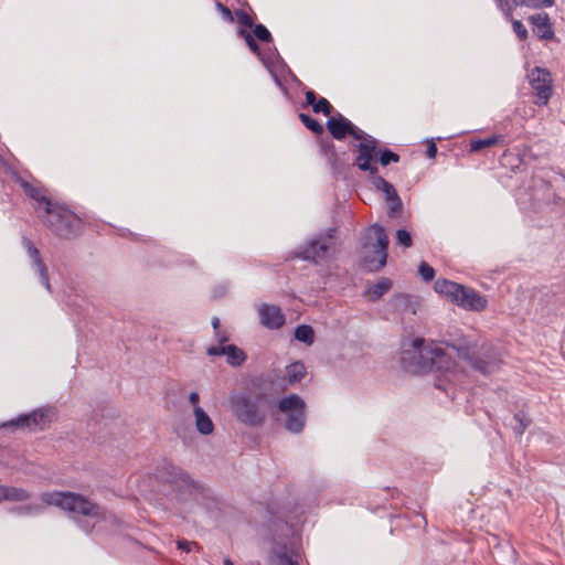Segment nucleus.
Segmentation results:
<instances>
[{
  "instance_id": "obj_1",
  "label": "nucleus",
  "mask_w": 565,
  "mask_h": 565,
  "mask_svg": "<svg viewBox=\"0 0 565 565\" xmlns=\"http://www.w3.org/2000/svg\"><path fill=\"white\" fill-rule=\"evenodd\" d=\"M459 348L454 343H437L415 338L402 344V367L412 374L436 373L435 387L455 399L458 393L459 370L454 358Z\"/></svg>"
},
{
  "instance_id": "obj_2",
  "label": "nucleus",
  "mask_w": 565,
  "mask_h": 565,
  "mask_svg": "<svg viewBox=\"0 0 565 565\" xmlns=\"http://www.w3.org/2000/svg\"><path fill=\"white\" fill-rule=\"evenodd\" d=\"M42 501L47 505H54L70 514L77 526L86 534H92L94 525L79 516L95 520L96 522H107L119 526L120 520L105 507L92 501L89 498L72 491H50L41 495Z\"/></svg>"
},
{
  "instance_id": "obj_3",
  "label": "nucleus",
  "mask_w": 565,
  "mask_h": 565,
  "mask_svg": "<svg viewBox=\"0 0 565 565\" xmlns=\"http://www.w3.org/2000/svg\"><path fill=\"white\" fill-rule=\"evenodd\" d=\"M271 385V381L262 380L254 383L249 392L231 397V408L239 423L249 427L263 426L268 409L276 406L275 396L270 394Z\"/></svg>"
},
{
  "instance_id": "obj_4",
  "label": "nucleus",
  "mask_w": 565,
  "mask_h": 565,
  "mask_svg": "<svg viewBox=\"0 0 565 565\" xmlns=\"http://www.w3.org/2000/svg\"><path fill=\"white\" fill-rule=\"evenodd\" d=\"M461 360L483 376H490L500 369L502 362L495 345L488 341H471L461 335Z\"/></svg>"
},
{
  "instance_id": "obj_5",
  "label": "nucleus",
  "mask_w": 565,
  "mask_h": 565,
  "mask_svg": "<svg viewBox=\"0 0 565 565\" xmlns=\"http://www.w3.org/2000/svg\"><path fill=\"white\" fill-rule=\"evenodd\" d=\"M388 237L382 225L373 224L363 234L361 243L362 266L367 271L381 270L387 262Z\"/></svg>"
},
{
  "instance_id": "obj_6",
  "label": "nucleus",
  "mask_w": 565,
  "mask_h": 565,
  "mask_svg": "<svg viewBox=\"0 0 565 565\" xmlns=\"http://www.w3.org/2000/svg\"><path fill=\"white\" fill-rule=\"evenodd\" d=\"M44 212L43 222L56 237L74 239L82 233V218L68 207L47 202Z\"/></svg>"
},
{
  "instance_id": "obj_7",
  "label": "nucleus",
  "mask_w": 565,
  "mask_h": 565,
  "mask_svg": "<svg viewBox=\"0 0 565 565\" xmlns=\"http://www.w3.org/2000/svg\"><path fill=\"white\" fill-rule=\"evenodd\" d=\"M338 250V228L329 227L313 234L298 247L296 256L300 259L320 265L331 259Z\"/></svg>"
},
{
  "instance_id": "obj_8",
  "label": "nucleus",
  "mask_w": 565,
  "mask_h": 565,
  "mask_svg": "<svg viewBox=\"0 0 565 565\" xmlns=\"http://www.w3.org/2000/svg\"><path fill=\"white\" fill-rule=\"evenodd\" d=\"M278 411L286 415L285 428L299 434L303 430L307 419L306 403L297 394H290L276 402Z\"/></svg>"
},
{
  "instance_id": "obj_9",
  "label": "nucleus",
  "mask_w": 565,
  "mask_h": 565,
  "mask_svg": "<svg viewBox=\"0 0 565 565\" xmlns=\"http://www.w3.org/2000/svg\"><path fill=\"white\" fill-rule=\"evenodd\" d=\"M360 142L355 146L358 154L354 164L359 170L369 172L371 177L379 173V169L373 161H376L379 153V141L373 136L362 131V138L358 139Z\"/></svg>"
},
{
  "instance_id": "obj_10",
  "label": "nucleus",
  "mask_w": 565,
  "mask_h": 565,
  "mask_svg": "<svg viewBox=\"0 0 565 565\" xmlns=\"http://www.w3.org/2000/svg\"><path fill=\"white\" fill-rule=\"evenodd\" d=\"M53 415V412L40 408L2 423L0 428H9L12 431L17 429L43 430L52 422Z\"/></svg>"
},
{
  "instance_id": "obj_11",
  "label": "nucleus",
  "mask_w": 565,
  "mask_h": 565,
  "mask_svg": "<svg viewBox=\"0 0 565 565\" xmlns=\"http://www.w3.org/2000/svg\"><path fill=\"white\" fill-rule=\"evenodd\" d=\"M158 477L179 490L190 491L196 488L194 480L183 469L167 460L158 467Z\"/></svg>"
},
{
  "instance_id": "obj_12",
  "label": "nucleus",
  "mask_w": 565,
  "mask_h": 565,
  "mask_svg": "<svg viewBox=\"0 0 565 565\" xmlns=\"http://www.w3.org/2000/svg\"><path fill=\"white\" fill-rule=\"evenodd\" d=\"M527 77L532 89L539 98L536 104L546 105L553 92L551 73L544 67L535 66Z\"/></svg>"
},
{
  "instance_id": "obj_13",
  "label": "nucleus",
  "mask_w": 565,
  "mask_h": 565,
  "mask_svg": "<svg viewBox=\"0 0 565 565\" xmlns=\"http://www.w3.org/2000/svg\"><path fill=\"white\" fill-rule=\"evenodd\" d=\"M327 129L335 140H343L347 136H352L354 139L362 138V131L351 120L345 118L342 114L338 113L327 121Z\"/></svg>"
},
{
  "instance_id": "obj_14",
  "label": "nucleus",
  "mask_w": 565,
  "mask_h": 565,
  "mask_svg": "<svg viewBox=\"0 0 565 565\" xmlns=\"http://www.w3.org/2000/svg\"><path fill=\"white\" fill-rule=\"evenodd\" d=\"M22 245L26 249L32 268L38 273L41 284L51 292L47 266L43 262L40 250L34 246L33 242L25 236L22 237Z\"/></svg>"
},
{
  "instance_id": "obj_15",
  "label": "nucleus",
  "mask_w": 565,
  "mask_h": 565,
  "mask_svg": "<svg viewBox=\"0 0 565 565\" xmlns=\"http://www.w3.org/2000/svg\"><path fill=\"white\" fill-rule=\"evenodd\" d=\"M529 23L533 26V33L539 40H553L555 38L553 22L546 12H540L527 17Z\"/></svg>"
},
{
  "instance_id": "obj_16",
  "label": "nucleus",
  "mask_w": 565,
  "mask_h": 565,
  "mask_svg": "<svg viewBox=\"0 0 565 565\" xmlns=\"http://www.w3.org/2000/svg\"><path fill=\"white\" fill-rule=\"evenodd\" d=\"M388 305L394 312L399 315H416L420 302L417 296L395 294L390 299Z\"/></svg>"
},
{
  "instance_id": "obj_17",
  "label": "nucleus",
  "mask_w": 565,
  "mask_h": 565,
  "mask_svg": "<svg viewBox=\"0 0 565 565\" xmlns=\"http://www.w3.org/2000/svg\"><path fill=\"white\" fill-rule=\"evenodd\" d=\"M488 307V299L479 291L461 284V309L482 312Z\"/></svg>"
},
{
  "instance_id": "obj_18",
  "label": "nucleus",
  "mask_w": 565,
  "mask_h": 565,
  "mask_svg": "<svg viewBox=\"0 0 565 565\" xmlns=\"http://www.w3.org/2000/svg\"><path fill=\"white\" fill-rule=\"evenodd\" d=\"M271 553L275 557L273 565H299L300 554L292 544L275 542Z\"/></svg>"
},
{
  "instance_id": "obj_19",
  "label": "nucleus",
  "mask_w": 565,
  "mask_h": 565,
  "mask_svg": "<svg viewBox=\"0 0 565 565\" xmlns=\"http://www.w3.org/2000/svg\"><path fill=\"white\" fill-rule=\"evenodd\" d=\"M259 316L262 323L268 329H279L285 323V316L277 306L263 305Z\"/></svg>"
},
{
  "instance_id": "obj_20",
  "label": "nucleus",
  "mask_w": 565,
  "mask_h": 565,
  "mask_svg": "<svg viewBox=\"0 0 565 565\" xmlns=\"http://www.w3.org/2000/svg\"><path fill=\"white\" fill-rule=\"evenodd\" d=\"M12 178L15 183H18L26 196L36 201L40 204H44V209L47 207V202H51L50 199L43 194V191L40 186L24 180L18 172L12 173Z\"/></svg>"
},
{
  "instance_id": "obj_21",
  "label": "nucleus",
  "mask_w": 565,
  "mask_h": 565,
  "mask_svg": "<svg viewBox=\"0 0 565 565\" xmlns=\"http://www.w3.org/2000/svg\"><path fill=\"white\" fill-rule=\"evenodd\" d=\"M320 151L334 173H341L343 171L344 164L339 159L335 146L332 141L322 140L320 142Z\"/></svg>"
},
{
  "instance_id": "obj_22",
  "label": "nucleus",
  "mask_w": 565,
  "mask_h": 565,
  "mask_svg": "<svg viewBox=\"0 0 565 565\" xmlns=\"http://www.w3.org/2000/svg\"><path fill=\"white\" fill-rule=\"evenodd\" d=\"M505 137L503 135H491L484 138H471L469 141V153L481 152L484 149L491 148L495 145H504Z\"/></svg>"
},
{
  "instance_id": "obj_23",
  "label": "nucleus",
  "mask_w": 565,
  "mask_h": 565,
  "mask_svg": "<svg viewBox=\"0 0 565 565\" xmlns=\"http://www.w3.org/2000/svg\"><path fill=\"white\" fill-rule=\"evenodd\" d=\"M435 291L446 296L452 303L459 305V284L445 278H439L435 282Z\"/></svg>"
},
{
  "instance_id": "obj_24",
  "label": "nucleus",
  "mask_w": 565,
  "mask_h": 565,
  "mask_svg": "<svg viewBox=\"0 0 565 565\" xmlns=\"http://www.w3.org/2000/svg\"><path fill=\"white\" fill-rule=\"evenodd\" d=\"M393 282L390 278H382L380 281L369 286L364 291L363 296L371 302H376L386 292L391 290Z\"/></svg>"
},
{
  "instance_id": "obj_25",
  "label": "nucleus",
  "mask_w": 565,
  "mask_h": 565,
  "mask_svg": "<svg viewBox=\"0 0 565 565\" xmlns=\"http://www.w3.org/2000/svg\"><path fill=\"white\" fill-rule=\"evenodd\" d=\"M305 96L307 104L312 107L313 113H322L324 116L331 115L333 107L327 98L320 97L317 99V94L313 90H307Z\"/></svg>"
},
{
  "instance_id": "obj_26",
  "label": "nucleus",
  "mask_w": 565,
  "mask_h": 565,
  "mask_svg": "<svg viewBox=\"0 0 565 565\" xmlns=\"http://www.w3.org/2000/svg\"><path fill=\"white\" fill-rule=\"evenodd\" d=\"M194 416H195V425L196 429L202 435H210L214 430V424L210 416L204 412V409L200 406H195L194 408Z\"/></svg>"
},
{
  "instance_id": "obj_27",
  "label": "nucleus",
  "mask_w": 565,
  "mask_h": 565,
  "mask_svg": "<svg viewBox=\"0 0 565 565\" xmlns=\"http://www.w3.org/2000/svg\"><path fill=\"white\" fill-rule=\"evenodd\" d=\"M307 370L301 361L294 362L286 366V380L289 385L299 383L306 375Z\"/></svg>"
},
{
  "instance_id": "obj_28",
  "label": "nucleus",
  "mask_w": 565,
  "mask_h": 565,
  "mask_svg": "<svg viewBox=\"0 0 565 565\" xmlns=\"http://www.w3.org/2000/svg\"><path fill=\"white\" fill-rule=\"evenodd\" d=\"M225 355L226 362L231 366H241L246 360L245 352L234 344L226 345Z\"/></svg>"
},
{
  "instance_id": "obj_29",
  "label": "nucleus",
  "mask_w": 565,
  "mask_h": 565,
  "mask_svg": "<svg viewBox=\"0 0 565 565\" xmlns=\"http://www.w3.org/2000/svg\"><path fill=\"white\" fill-rule=\"evenodd\" d=\"M513 431L516 436H522L526 428L532 424V418L524 411H519L513 415Z\"/></svg>"
},
{
  "instance_id": "obj_30",
  "label": "nucleus",
  "mask_w": 565,
  "mask_h": 565,
  "mask_svg": "<svg viewBox=\"0 0 565 565\" xmlns=\"http://www.w3.org/2000/svg\"><path fill=\"white\" fill-rule=\"evenodd\" d=\"M372 178V183L374 188L377 191H381L385 194L386 201H388L390 198L395 196L397 194V191L395 190L394 185L386 181L383 177H380L377 173L375 177Z\"/></svg>"
},
{
  "instance_id": "obj_31",
  "label": "nucleus",
  "mask_w": 565,
  "mask_h": 565,
  "mask_svg": "<svg viewBox=\"0 0 565 565\" xmlns=\"http://www.w3.org/2000/svg\"><path fill=\"white\" fill-rule=\"evenodd\" d=\"M4 501H12V502H23L30 499V493L23 489L18 487H8L4 486Z\"/></svg>"
},
{
  "instance_id": "obj_32",
  "label": "nucleus",
  "mask_w": 565,
  "mask_h": 565,
  "mask_svg": "<svg viewBox=\"0 0 565 565\" xmlns=\"http://www.w3.org/2000/svg\"><path fill=\"white\" fill-rule=\"evenodd\" d=\"M295 339L305 344H312L315 341V331L311 326L300 324L295 330Z\"/></svg>"
},
{
  "instance_id": "obj_33",
  "label": "nucleus",
  "mask_w": 565,
  "mask_h": 565,
  "mask_svg": "<svg viewBox=\"0 0 565 565\" xmlns=\"http://www.w3.org/2000/svg\"><path fill=\"white\" fill-rule=\"evenodd\" d=\"M298 117H299L300 121L305 125V127L307 129H309L310 131H312L313 134H316V135L323 134V131H324L323 126L318 120L312 118L311 116H309L305 113H300L298 115Z\"/></svg>"
},
{
  "instance_id": "obj_34",
  "label": "nucleus",
  "mask_w": 565,
  "mask_h": 565,
  "mask_svg": "<svg viewBox=\"0 0 565 565\" xmlns=\"http://www.w3.org/2000/svg\"><path fill=\"white\" fill-rule=\"evenodd\" d=\"M383 167H386L391 163H396L399 161L398 153L392 151L388 148H380L376 159Z\"/></svg>"
},
{
  "instance_id": "obj_35",
  "label": "nucleus",
  "mask_w": 565,
  "mask_h": 565,
  "mask_svg": "<svg viewBox=\"0 0 565 565\" xmlns=\"http://www.w3.org/2000/svg\"><path fill=\"white\" fill-rule=\"evenodd\" d=\"M237 33L245 40L249 50L263 60L259 44L256 42L255 38L244 29H239Z\"/></svg>"
},
{
  "instance_id": "obj_36",
  "label": "nucleus",
  "mask_w": 565,
  "mask_h": 565,
  "mask_svg": "<svg viewBox=\"0 0 565 565\" xmlns=\"http://www.w3.org/2000/svg\"><path fill=\"white\" fill-rule=\"evenodd\" d=\"M555 4V0H520L516 6L530 9L551 8Z\"/></svg>"
},
{
  "instance_id": "obj_37",
  "label": "nucleus",
  "mask_w": 565,
  "mask_h": 565,
  "mask_svg": "<svg viewBox=\"0 0 565 565\" xmlns=\"http://www.w3.org/2000/svg\"><path fill=\"white\" fill-rule=\"evenodd\" d=\"M418 273L425 282H430L435 278V269L426 262H420Z\"/></svg>"
},
{
  "instance_id": "obj_38",
  "label": "nucleus",
  "mask_w": 565,
  "mask_h": 565,
  "mask_svg": "<svg viewBox=\"0 0 565 565\" xmlns=\"http://www.w3.org/2000/svg\"><path fill=\"white\" fill-rule=\"evenodd\" d=\"M512 24L513 32L520 41H525L529 36L527 29L520 20H514L512 17L509 19Z\"/></svg>"
},
{
  "instance_id": "obj_39",
  "label": "nucleus",
  "mask_w": 565,
  "mask_h": 565,
  "mask_svg": "<svg viewBox=\"0 0 565 565\" xmlns=\"http://www.w3.org/2000/svg\"><path fill=\"white\" fill-rule=\"evenodd\" d=\"M254 35L262 42L269 43L273 41V36L268 29L264 24H256L254 26Z\"/></svg>"
},
{
  "instance_id": "obj_40",
  "label": "nucleus",
  "mask_w": 565,
  "mask_h": 565,
  "mask_svg": "<svg viewBox=\"0 0 565 565\" xmlns=\"http://www.w3.org/2000/svg\"><path fill=\"white\" fill-rule=\"evenodd\" d=\"M396 242L405 248H409L413 245L411 233L404 228L396 231Z\"/></svg>"
},
{
  "instance_id": "obj_41",
  "label": "nucleus",
  "mask_w": 565,
  "mask_h": 565,
  "mask_svg": "<svg viewBox=\"0 0 565 565\" xmlns=\"http://www.w3.org/2000/svg\"><path fill=\"white\" fill-rule=\"evenodd\" d=\"M497 7L504 14L505 19H511L512 11L515 8L511 0H494Z\"/></svg>"
},
{
  "instance_id": "obj_42",
  "label": "nucleus",
  "mask_w": 565,
  "mask_h": 565,
  "mask_svg": "<svg viewBox=\"0 0 565 565\" xmlns=\"http://www.w3.org/2000/svg\"><path fill=\"white\" fill-rule=\"evenodd\" d=\"M387 202L390 203V206H388L390 215H394V214L402 212L403 203H402V200H401L398 193L395 196L390 198Z\"/></svg>"
},
{
  "instance_id": "obj_43",
  "label": "nucleus",
  "mask_w": 565,
  "mask_h": 565,
  "mask_svg": "<svg viewBox=\"0 0 565 565\" xmlns=\"http://www.w3.org/2000/svg\"><path fill=\"white\" fill-rule=\"evenodd\" d=\"M12 511L21 515H31L40 513L42 511V508L40 505L28 504L14 508Z\"/></svg>"
},
{
  "instance_id": "obj_44",
  "label": "nucleus",
  "mask_w": 565,
  "mask_h": 565,
  "mask_svg": "<svg viewBox=\"0 0 565 565\" xmlns=\"http://www.w3.org/2000/svg\"><path fill=\"white\" fill-rule=\"evenodd\" d=\"M235 15L237 18V22L239 24H242L243 26H246V28H252L254 25V20L253 18L246 13L245 11L243 10H237L235 12Z\"/></svg>"
},
{
  "instance_id": "obj_45",
  "label": "nucleus",
  "mask_w": 565,
  "mask_h": 565,
  "mask_svg": "<svg viewBox=\"0 0 565 565\" xmlns=\"http://www.w3.org/2000/svg\"><path fill=\"white\" fill-rule=\"evenodd\" d=\"M216 8L221 12L224 20L227 22L234 21L233 13L226 6L222 4L221 2H216Z\"/></svg>"
},
{
  "instance_id": "obj_46",
  "label": "nucleus",
  "mask_w": 565,
  "mask_h": 565,
  "mask_svg": "<svg viewBox=\"0 0 565 565\" xmlns=\"http://www.w3.org/2000/svg\"><path fill=\"white\" fill-rule=\"evenodd\" d=\"M177 545L179 550L189 553L192 551V547L196 545V543L186 540H179Z\"/></svg>"
},
{
  "instance_id": "obj_47",
  "label": "nucleus",
  "mask_w": 565,
  "mask_h": 565,
  "mask_svg": "<svg viewBox=\"0 0 565 565\" xmlns=\"http://www.w3.org/2000/svg\"><path fill=\"white\" fill-rule=\"evenodd\" d=\"M225 351H226V345L220 344L218 347H210L206 352L209 355L220 356V355H225Z\"/></svg>"
},
{
  "instance_id": "obj_48",
  "label": "nucleus",
  "mask_w": 565,
  "mask_h": 565,
  "mask_svg": "<svg viewBox=\"0 0 565 565\" xmlns=\"http://www.w3.org/2000/svg\"><path fill=\"white\" fill-rule=\"evenodd\" d=\"M437 146L434 141H429L428 145H427V149H426V156L428 158H435L436 154H437Z\"/></svg>"
},
{
  "instance_id": "obj_49",
  "label": "nucleus",
  "mask_w": 565,
  "mask_h": 565,
  "mask_svg": "<svg viewBox=\"0 0 565 565\" xmlns=\"http://www.w3.org/2000/svg\"><path fill=\"white\" fill-rule=\"evenodd\" d=\"M215 333L221 345L228 341V337L225 332L216 331Z\"/></svg>"
},
{
  "instance_id": "obj_50",
  "label": "nucleus",
  "mask_w": 565,
  "mask_h": 565,
  "mask_svg": "<svg viewBox=\"0 0 565 565\" xmlns=\"http://www.w3.org/2000/svg\"><path fill=\"white\" fill-rule=\"evenodd\" d=\"M199 394L196 392H191L189 395L190 403L195 407L199 403Z\"/></svg>"
},
{
  "instance_id": "obj_51",
  "label": "nucleus",
  "mask_w": 565,
  "mask_h": 565,
  "mask_svg": "<svg viewBox=\"0 0 565 565\" xmlns=\"http://www.w3.org/2000/svg\"><path fill=\"white\" fill-rule=\"evenodd\" d=\"M212 326H213V329L216 331H218V328H220V319L217 317H214L212 319Z\"/></svg>"
},
{
  "instance_id": "obj_52",
  "label": "nucleus",
  "mask_w": 565,
  "mask_h": 565,
  "mask_svg": "<svg viewBox=\"0 0 565 565\" xmlns=\"http://www.w3.org/2000/svg\"><path fill=\"white\" fill-rule=\"evenodd\" d=\"M6 499V495H4V486H1L0 484V503L3 502Z\"/></svg>"
},
{
  "instance_id": "obj_53",
  "label": "nucleus",
  "mask_w": 565,
  "mask_h": 565,
  "mask_svg": "<svg viewBox=\"0 0 565 565\" xmlns=\"http://www.w3.org/2000/svg\"><path fill=\"white\" fill-rule=\"evenodd\" d=\"M526 156V151H524L522 154H518L520 163H525Z\"/></svg>"
},
{
  "instance_id": "obj_54",
  "label": "nucleus",
  "mask_w": 565,
  "mask_h": 565,
  "mask_svg": "<svg viewBox=\"0 0 565 565\" xmlns=\"http://www.w3.org/2000/svg\"><path fill=\"white\" fill-rule=\"evenodd\" d=\"M224 565H234V563L230 558H226L224 559Z\"/></svg>"
},
{
  "instance_id": "obj_55",
  "label": "nucleus",
  "mask_w": 565,
  "mask_h": 565,
  "mask_svg": "<svg viewBox=\"0 0 565 565\" xmlns=\"http://www.w3.org/2000/svg\"><path fill=\"white\" fill-rule=\"evenodd\" d=\"M422 519H423L424 525H426L427 524L426 518L423 515Z\"/></svg>"
},
{
  "instance_id": "obj_56",
  "label": "nucleus",
  "mask_w": 565,
  "mask_h": 565,
  "mask_svg": "<svg viewBox=\"0 0 565 565\" xmlns=\"http://www.w3.org/2000/svg\"><path fill=\"white\" fill-rule=\"evenodd\" d=\"M520 0H511V2L514 4V7H518L516 6V2H519Z\"/></svg>"
}]
</instances>
